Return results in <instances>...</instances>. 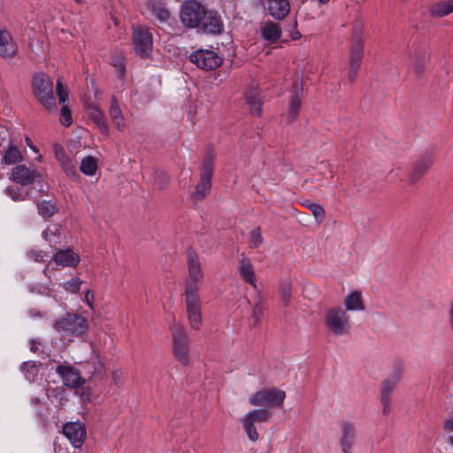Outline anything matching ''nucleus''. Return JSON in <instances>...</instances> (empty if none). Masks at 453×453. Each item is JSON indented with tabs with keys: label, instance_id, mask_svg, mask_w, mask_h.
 <instances>
[{
	"label": "nucleus",
	"instance_id": "13",
	"mask_svg": "<svg viewBox=\"0 0 453 453\" xmlns=\"http://www.w3.org/2000/svg\"><path fill=\"white\" fill-rule=\"evenodd\" d=\"M56 372L61 377L64 385L75 389L85 384V380L80 375L79 372L69 365H58Z\"/></svg>",
	"mask_w": 453,
	"mask_h": 453
},
{
	"label": "nucleus",
	"instance_id": "9",
	"mask_svg": "<svg viewBox=\"0 0 453 453\" xmlns=\"http://www.w3.org/2000/svg\"><path fill=\"white\" fill-rule=\"evenodd\" d=\"M192 63L203 70H212L222 64V58L213 50H198L189 56Z\"/></svg>",
	"mask_w": 453,
	"mask_h": 453
},
{
	"label": "nucleus",
	"instance_id": "51",
	"mask_svg": "<svg viewBox=\"0 0 453 453\" xmlns=\"http://www.w3.org/2000/svg\"><path fill=\"white\" fill-rule=\"evenodd\" d=\"M41 294L49 296L50 294V289L49 288H43L42 291H40Z\"/></svg>",
	"mask_w": 453,
	"mask_h": 453
},
{
	"label": "nucleus",
	"instance_id": "39",
	"mask_svg": "<svg viewBox=\"0 0 453 453\" xmlns=\"http://www.w3.org/2000/svg\"><path fill=\"white\" fill-rule=\"evenodd\" d=\"M308 209L312 212L316 221L321 223L325 218V211L323 207L318 203H311L306 205Z\"/></svg>",
	"mask_w": 453,
	"mask_h": 453
},
{
	"label": "nucleus",
	"instance_id": "37",
	"mask_svg": "<svg viewBox=\"0 0 453 453\" xmlns=\"http://www.w3.org/2000/svg\"><path fill=\"white\" fill-rule=\"evenodd\" d=\"M247 103L250 105V111L253 114H259L261 111V104L255 92H250L246 96Z\"/></svg>",
	"mask_w": 453,
	"mask_h": 453
},
{
	"label": "nucleus",
	"instance_id": "52",
	"mask_svg": "<svg viewBox=\"0 0 453 453\" xmlns=\"http://www.w3.org/2000/svg\"><path fill=\"white\" fill-rule=\"evenodd\" d=\"M449 443L453 447V435L449 437Z\"/></svg>",
	"mask_w": 453,
	"mask_h": 453
},
{
	"label": "nucleus",
	"instance_id": "35",
	"mask_svg": "<svg viewBox=\"0 0 453 453\" xmlns=\"http://www.w3.org/2000/svg\"><path fill=\"white\" fill-rule=\"evenodd\" d=\"M292 284L289 280H284L280 285V296L283 305L288 306L291 298Z\"/></svg>",
	"mask_w": 453,
	"mask_h": 453
},
{
	"label": "nucleus",
	"instance_id": "53",
	"mask_svg": "<svg viewBox=\"0 0 453 453\" xmlns=\"http://www.w3.org/2000/svg\"><path fill=\"white\" fill-rule=\"evenodd\" d=\"M31 150H33L35 152H38V150L35 146L30 145Z\"/></svg>",
	"mask_w": 453,
	"mask_h": 453
},
{
	"label": "nucleus",
	"instance_id": "19",
	"mask_svg": "<svg viewBox=\"0 0 453 453\" xmlns=\"http://www.w3.org/2000/svg\"><path fill=\"white\" fill-rule=\"evenodd\" d=\"M364 47L362 42H357L352 45L349 58V76L351 81L357 77V71L360 67Z\"/></svg>",
	"mask_w": 453,
	"mask_h": 453
},
{
	"label": "nucleus",
	"instance_id": "33",
	"mask_svg": "<svg viewBox=\"0 0 453 453\" xmlns=\"http://www.w3.org/2000/svg\"><path fill=\"white\" fill-rule=\"evenodd\" d=\"M81 171L86 175H94L97 169V163L95 157L88 156L81 162Z\"/></svg>",
	"mask_w": 453,
	"mask_h": 453
},
{
	"label": "nucleus",
	"instance_id": "17",
	"mask_svg": "<svg viewBox=\"0 0 453 453\" xmlns=\"http://www.w3.org/2000/svg\"><path fill=\"white\" fill-rule=\"evenodd\" d=\"M37 178L39 173L36 171L30 170L23 165L14 167L12 173V180L23 186L32 184Z\"/></svg>",
	"mask_w": 453,
	"mask_h": 453
},
{
	"label": "nucleus",
	"instance_id": "14",
	"mask_svg": "<svg viewBox=\"0 0 453 453\" xmlns=\"http://www.w3.org/2000/svg\"><path fill=\"white\" fill-rule=\"evenodd\" d=\"M400 373H395L393 376L385 379L381 383L380 402L383 405V412L385 414L388 413L390 409V395L400 381Z\"/></svg>",
	"mask_w": 453,
	"mask_h": 453
},
{
	"label": "nucleus",
	"instance_id": "10",
	"mask_svg": "<svg viewBox=\"0 0 453 453\" xmlns=\"http://www.w3.org/2000/svg\"><path fill=\"white\" fill-rule=\"evenodd\" d=\"M62 431L74 448L79 449L82 446L87 435L84 424L81 422H67L63 426Z\"/></svg>",
	"mask_w": 453,
	"mask_h": 453
},
{
	"label": "nucleus",
	"instance_id": "25",
	"mask_svg": "<svg viewBox=\"0 0 453 453\" xmlns=\"http://www.w3.org/2000/svg\"><path fill=\"white\" fill-rule=\"evenodd\" d=\"M429 13L434 18H443L453 13V0H441L429 7Z\"/></svg>",
	"mask_w": 453,
	"mask_h": 453
},
{
	"label": "nucleus",
	"instance_id": "42",
	"mask_svg": "<svg viewBox=\"0 0 453 453\" xmlns=\"http://www.w3.org/2000/svg\"><path fill=\"white\" fill-rule=\"evenodd\" d=\"M263 237L259 229H255L250 232V246L251 248H257L261 245Z\"/></svg>",
	"mask_w": 453,
	"mask_h": 453
},
{
	"label": "nucleus",
	"instance_id": "30",
	"mask_svg": "<svg viewBox=\"0 0 453 453\" xmlns=\"http://www.w3.org/2000/svg\"><path fill=\"white\" fill-rule=\"evenodd\" d=\"M148 12L160 22H165L170 18L169 11L159 2H150L148 4Z\"/></svg>",
	"mask_w": 453,
	"mask_h": 453
},
{
	"label": "nucleus",
	"instance_id": "11",
	"mask_svg": "<svg viewBox=\"0 0 453 453\" xmlns=\"http://www.w3.org/2000/svg\"><path fill=\"white\" fill-rule=\"evenodd\" d=\"M213 172L212 158H206L202 168L201 180L196 187L193 196L196 199H203L211 189V179Z\"/></svg>",
	"mask_w": 453,
	"mask_h": 453
},
{
	"label": "nucleus",
	"instance_id": "5",
	"mask_svg": "<svg viewBox=\"0 0 453 453\" xmlns=\"http://www.w3.org/2000/svg\"><path fill=\"white\" fill-rule=\"evenodd\" d=\"M286 398V392L277 388L260 389L249 397L251 406L280 407Z\"/></svg>",
	"mask_w": 453,
	"mask_h": 453
},
{
	"label": "nucleus",
	"instance_id": "55",
	"mask_svg": "<svg viewBox=\"0 0 453 453\" xmlns=\"http://www.w3.org/2000/svg\"><path fill=\"white\" fill-rule=\"evenodd\" d=\"M27 365H30V364L29 363H24L23 365H22V368H25Z\"/></svg>",
	"mask_w": 453,
	"mask_h": 453
},
{
	"label": "nucleus",
	"instance_id": "41",
	"mask_svg": "<svg viewBox=\"0 0 453 453\" xmlns=\"http://www.w3.org/2000/svg\"><path fill=\"white\" fill-rule=\"evenodd\" d=\"M60 122L65 127H69L73 122L71 111L66 104H64L61 107Z\"/></svg>",
	"mask_w": 453,
	"mask_h": 453
},
{
	"label": "nucleus",
	"instance_id": "38",
	"mask_svg": "<svg viewBox=\"0 0 453 453\" xmlns=\"http://www.w3.org/2000/svg\"><path fill=\"white\" fill-rule=\"evenodd\" d=\"M82 284V280L79 278H72L64 283L63 288L65 291L71 294H76Z\"/></svg>",
	"mask_w": 453,
	"mask_h": 453
},
{
	"label": "nucleus",
	"instance_id": "44",
	"mask_svg": "<svg viewBox=\"0 0 453 453\" xmlns=\"http://www.w3.org/2000/svg\"><path fill=\"white\" fill-rule=\"evenodd\" d=\"M6 193L12 197L13 201H21L25 199V196L20 192L19 188H7Z\"/></svg>",
	"mask_w": 453,
	"mask_h": 453
},
{
	"label": "nucleus",
	"instance_id": "45",
	"mask_svg": "<svg viewBox=\"0 0 453 453\" xmlns=\"http://www.w3.org/2000/svg\"><path fill=\"white\" fill-rule=\"evenodd\" d=\"M27 256L35 262H44V257H47L42 251H36L35 250H29Z\"/></svg>",
	"mask_w": 453,
	"mask_h": 453
},
{
	"label": "nucleus",
	"instance_id": "31",
	"mask_svg": "<svg viewBox=\"0 0 453 453\" xmlns=\"http://www.w3.org/2000/svg\"><path fill=\"white\" fill-rule=\"evenodd\" d=\"M109 114L111 119L113 125L120 131H122L126 127V121L122 115L121 110L117 104L116 99L113 97L111 99V104L109 109Z\"/></svg>",
	"mask_w": 453,
	"mask_h": 453
},
{
	"label": "nucleus",
	"instance_id": "12",
	"mask_svg": "<svg viewBox=\"0 0 453 453\" xmlns=\"http://www.w3.org/2000/svg\"><path fill=\"white\" fill-rule=\"evenodd\" d=\"M134 50L141 57H146L152 48L151 33L143 27L134 28Z\"/></svg>",
	"mask_w": 453,
	"mask_h": 453
},
{
	"label": "nucleus",
	"instance_id": "50",
	"mask_svg": "<svg viewBox=\"0 0 453 453\" xmlns=\"http://www.w3.org/2000/svg\"><path fill=\"white\" fill-rule=\"evenodd\" d=\"M444 427L448 431H453V419L446 420L444 423Z\"/></svg>",
	"mask_w": 453,
	"mask_h": 453
},
{
	"label": "nucleus",
	"instance_id": "15",
	"mask_svg": "<svg viewBox=\"0 0 453 453\" xmlns=\"http://www.w3.org/2000/svg\"><path fill=\"white\" fill-rule=\"evenodd\" d=\"M188 281L187 283H198L203 280V273L198 257L193 250L187 252Z\"/></svg>",
	"mask_w": 453,
	"mask_h": 453
},
{
	"label": "nucleus",
	"instance_id": "2",
	"mask_svg": "<svg viewBox=\"0 0 453 453\" xmlns=\"http://www.w3.org/2000/svg\"><path fill=\"white\" fill-rule=\"evenodd\" d=\"M173 336V352L175 358L183 365L190 364V341L185 328L179 323L173 322L170 326Z\"/></svg>",
	"mask_w": 453,
	"mask_h": 453
},
{
	"label": "nucleus",
	"instance_id": "48",
	"mask_svg": "<svg viewBox=\"0 0 453 453\" xmlns=\"http://www.w3.org/2000/svg\"><path fill=\"white\" fill-rule=\"evenodd\" d=\"M448 319L449 328L453 332V301L449 303L448 310Z\"/></svg>",
	"mask_w": 453,
	"mask_h": 453
},
{
	"label": "nucleus",
	"instance_id": "8",
	"mask_svg": "<svg viewBox=\"0 0 453 453\" xmlns=\"http://www.w3.org/2000/svg\"><path fill=\"white\" fill-rule=\"evenodd\" d=\"M205 10L196 1H187L180 10V20L186 27L195 28L200 27Z\"/></svg>",
	"mask_w": 453,
	"mask_h": 453
},
{
	"label": "nucleus",
	"instance_id": "28",
	"mask_svg": "<svg viewBox=\"0 0 453 453\" xmlns=\"http://www.w3.org/2000/svg\"><path fill=\"white\" fill-rule=\"evenodd\" d=\"M263 38L270 42H275L281 35V30L279 24L273 21L265 22L261 27Z\"/></svg>",
	"mask_w": 453,
	"mask_h": 453
},
{
	"label": "nucleus",
	"instance_id": "36",
	"mask_svg": "<svg viewBox=\"0 0 453 453\" xmlns=\"http://www.w3.org/2000/svg\"><path fill=\"white\" fill-rule=\"evenodd\" d=\"M21 159L22 156L15 146H10L4 156V162L7 165L15 164Z\"/></svg>",
	"mask_w": 453,
	"mask_h": 453
},
{
	"label": "nucleus",
	"instance_id": "47",
	"mask_svg": "<svg viewBox=\"0 0 453 453\" xmlns=\"http://www.w3.org/2000/svg\"><path fill=\"white\" fill-rule=\"evenodd\" d=\"M83 302L86 303L90 309H94V293L91 290L86 291Z\"/></svg>",
	"mask_w": 453,
	"mask_h": 453
},
{
	"label": "nucleus",
	"instance_id": "22",
	"mask_svg": "<svg viewBox=\"0 0 453 453\" xmlns=\"http://www.w3.org/2000/svg\"><path fill=\"white\" fill-rule=\"evenodd\" d=\"M200 26L201 29L208 34H219L223 27L222 21L219 16L206 12H204Z\"/></svg>",
	"mask_w": 453,
	"mask_h": 453
},
{
	"label": "nucleus",
	"instance_id": "23",
	"mask_svg": "<svg viewBox=\"0 0 453 453\" xmlns=\"http://www.w3.org/2000/svg\"><path fill=\"white\" fill-rule=\"evenodd\" d=\"M302 91V87L296 82L294 85L292 96L289 100V107L288 113V118L289 121H293L299 113L301 107Z\"/></svg>",
	"mask_w": 453,
	"mask_h": 453
},
{
	"label": "nucleus",
	"instance_id": "32",
	"mask_svg": "<svg viewBox=\"0 0 453 453\" xmlns=\"http://www.w3.org/2000/svg\"><path fill=\"white\" fill-rule=\"evenodd\" d=\"M61 227L58 225H52L42 232V238L50 245H56L60 242Z\"/></svg>",
	"mask_w": 453,
	"mask_h": 453
},
{
	"label": "nucleus",
	"instance_id": "18",
	"mask_svg": "<svg viewBox=\"0 0 453 453\" xmlns=\"http://www.w3.org/2000/svg\"><path fill=\"white\" fill-rule=\"evenodd\" d=\"M355 426L349 422H343L341 426V436L339 444L342 453H350L354 444Z\"/></svg>",
	"mask_w": 453,
	"mask_h": 453
},
{
	"label": "nucleus",
	"instance_id": "6",
	"mask_svg": "<svg viewBox=\"0 0 453 453\" xmlns=\"http://www.w3.org/2000/svg\"><path fill=\"white\" fill-rule=\"evenodd\" d=\"M271 417L272 413L267 409H254L243 415L241 422L250 441H256L259 438L255 424L268 422Z\"/></svg>",
	"mask_w": 453,
	"mask_h": 453
},
{
	"label": "nucleus",
	"instance_id": "46",
	"mask_svg": "<svg viewBox=\"0 0 453 453\" xmlns=\"http://www.w3.org/2000/svg\"><path fill=\"white\" fill-rule=\"evenodd\" d=\"M77 391H81L80 392V395H81V398L83 402H89L90 399H91V392H90V389L88 388H85L83 386L80 387L78 389H76Z\"/></svg>",
	"mask_w": 453,
	"mask_h": 453
},
{
	"label": "nucleus",
	"instance_id": "16",
	"mask_svg": "<svg viewBox=\"0 0 453 453\" xmlns=\"http://www.w3.org/2000/svg\"><path fill=\"white\" fill-rule=\"evenodd\" d=\"M434 162L432 155H425L417 160L410 173V181L414 183L419 180L428 172Z\"/></svg>",
	"mask_w": 453,
	"mask_h": 453
},
{
	"label": "nucleus",
	"instance_id": "20",
	"mask_svg": "<svg viewBox=\"0 0 453 453\" xmlns=\"http://www.w3.org/2000/svg\"><path fill=\"white\" fill-rule=\"evenodd\" d=\"M53 260L58 265L62 267H75L80 262V257L73 250L66 249L56 252Z\"/></svg>",
	"mask_w": 453,
	"mask_h": 453
},
{
	"label": "nucleus",
	"instance_id": "56",
	"mask_svg": "<svg viewBox=\"0 0 453 453\" xmlns=\"http://www.w3.org/2000/svg\"><path fill=\"white\" fill-rule=\"evenodd\" d=\"M31 349H32L33 351H35V346H34V344L31 346Z\"/></svg>",
	"mask_w": 453,
	"mask_h": 453
},
{
	"label": "nucleus",
	"instance_id": "4",
	"mask_svg": "<svg viewBox=\"0 0 453 453\" xmlns=\"http://www.w3.org/2000/svg\"><path fill=\"white\" fill-rule=\"evenodd\" d=\"M34 92L42 104L50 111H57V104L53 95V82L43 73H38L33 80Z\"/></svg>",
	"mask_w": 453,
	"mask_h": 453
},
{
	"label": "nucleus",
	"instance_id": "3",
	"mask_svg": "<svg viewBox=\"0 0 453 453\" xmlns=\"http://www.w3.org/2000/svg\"><path fill=\"white\" fill-rule=\"evenodd\" d=\"M86 318L77 314H67L54 323V328L62 337L73 338L82 335L88 329Z\"/></svg>",
	"mask_w": 453,
	"mask_h": 453
},
{
	"label": "nucleus",
	"instance_id": "24",
	"mask_svg": "<svg viewBox=\"0 0 453 453\" xmlns=\"http://www.w3.org/2000/svg\"><path fill=\"white\" fill-rule=\"evenodd\" d=\"M53 151H54L57 160L60 163V165H61L63 170L65 172V173L69 176H75L76 175L75 166L72 164L69 157L65 154L64 148L61 145L55 143L53 145Z\"/></svg>",
	"mask_w": 453,
	"mask_h": 453
},
{
	"label": "nucleus",
	"instance_id": "7",
	"mask_svg": "<svg viewBox=\"0 0 453 453\" xmlns=\"http://www.w3.org/2000/svg\"><path fill=\"white\" fill-rule=\"evenodd\" d=\"M326 324L335 336H344L349 333V317L340 308L331 309L326 312Z\"/></svg>",
	"mask_w": 453,
	"mask_h": 453
},
{
	"label": "nucleus",
	"instance_id": "26",
	"mask_svg": "<svg viewBox=\"0 0 453 453\" xmlns=\"http://www.w3.org/2000/svg\"><path fill=\"white\" fill-rule=\"evenodd\" d=\"M238 272L241 278L248 284L257 288V280L252 264L249 260L242 259L240 262Z\"/></svg>",
	"mask_w": 453,
	"mask_h": 453
},
{
	"label": "nucleus",
	"instance_id": "43",
	"mask_svg": "<svg viewBox=\"0 0 453 453\" xmlns=\"http://www.w3.org/2000/svg\"><path fill=\"white\" fill-rule=\"evenodd\" d=\"M263 311H264V305H263L262 302L259 301L253 307L252 317L254 319L256 325L259 322V320L263 315Z\"/></svg>",
	"mask_w": 453,
	"mask_h": 453
},
{
	"label": "nucleus",
	"instance_id": "58",
	"mask_svg": "<svg viewBox=\"0 0 453 453\" xmlns=\"http://www.w3.org/2000/svg\"><path fill=\"white\" fill-rule=\"evenodd\" d=\"M75 1H76L77 3H80V2H81V0H75Z\"/></svg>",
	"mask_w": 453,
	"mask_h": 453
},
{
	"label": "nucleus",
	"instance_id": "34",
	"mask_svg": "<svg viewBox=\"0 0 453 453\" xmlns=\"http://www.w3.org/2000/svg\"><path fill=\"white\" fill-rule=\"evenodd\" d=\"M37 209L39 214L43 218H50L58 211L56 204L50 201H42L38 203Z\"/></svg>",
	"mask_w": 453,
	"mask_h": 453
},
{
	"label": "nucleus",
	"instance_id": "1",
	"mask_svg": "<svg viewBox=\"0 0 453 453\" xmlns=\"http://www.w3.org/2000/svg\"><path fill=\"white\" fill-rule=\"evenodd\" d=\"M185 303L190 327L199 330L203 325L201 300L197 288L191 283H186Z\"/></svg>",
	"mask_w": 453,
	"mask_h": 453
},
{
	"label": "nucleus",
	"instance_id": "21",
	"mask_svg": "<svg viewBox=\"0 0 453 453\" xmlns=\"http://www.w3.org/2000/svg\"><path fill=\"white\" fill-rule=\"evenodd\" d=\"M17 50L11 34L5 29H0V55L3 58H12L16 54Z\"/></svg>",
	"mask_w": 453,
	"mask_h": 453
},
{
	"label": "nucleus",
	"instance_id": "27",
	"mask_svg": "<svg viewBox=\"0 0 453 453\" xmlns=\"http://www.w3.org/2000/svg\"><path fill=\"white\" fill-rule=\"evenodd\" d=\"M344 306L348 311H362L365 310L362 294L360 291L350 292L344 299Z\"/></svg>",
	"mask_w": 453,
	"mask_h": 453
},
{
	"label": "nucleus",
	"instance_id": "57",
	"mask_svg": "<svg viewBox=\"0 0 453 453\" xmlns=\"http://www.w3.org/2000/svg\"><path fill=\"white\" fill-rule=\"evenodd\" d=\"M37 160H42V156L41 155L38 156Z\"/></svg>",
	"mask_w": 453,
	"mask_h": 453
},
{
	"label": "nucleus",
	"instance_id": "54",
	"mask_svg": "<svg viewBox=\"0 0 453 453\" xmlns=\"http://www.w3.org/2000/svg\"><path fill=\"white\" fill-rule=\"evenodd\" d=\"M329 0H319L320 4H326Z\"/></svg>",
	"mask_w": 453,
	"mask_h": 453
},
{
	"label": "nucleus",
	"instance_id": "49",
	"mask_svg": "<svg viewBox=\"0 0 453 453\" xmlns=\"http://www.w3.org/2000/svg\"><path fill=\"white\" fill-rule=\"evenodd\" d=\"M113 65L117 67L119 73H123L124 72V64L121 58L118 59L116 62L113 63Z\"/></svg>",
	"mask_w": 453,
	"mask_h": 453
},
{
	"label": "nucleus",
	"instance_id": "40",
	"mask_svg": "<svg viewBox=\"0 0 453 453\" xmlns=\"http://www.w3.org/2000/svg\"><path fill=\"white\" fill-rule=\"evenodd\" d=\"M56 89L59 104H61L62 105L65 104V103L69 100V93L64 88L62 82L59 80L57 81Z\"/></svg>",
	"mask_w": 453,
	"mask_h": 453
},
{
	"label": "nucleus",
	"instance_id": "29",
	"mask_svg": "<svg viewBox=\"0 0 453 453\" xmlns=\"http://www.w3.org/2000/svg\"><path fill=\"white\" fill-rule=\"evenodd\" d=\"M88 110L90 119L96 124L102 134L107 135L109 134V128L103 112L95 106H89Z\"/></svg>",
	"mask_w": 453,
	"mask_h": 453
}]
</instances>
